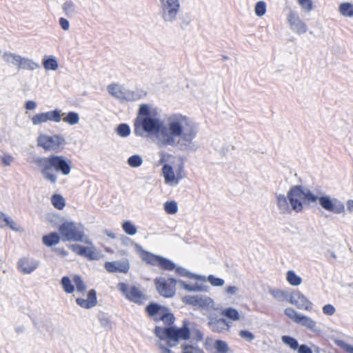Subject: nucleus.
<instances>
[{
    "instance_id": "nucleus-1",
    "label": "nucleus",
    "mask_w": 353,
    "mask_h": 353,
    "mask_svg": "<svg viewBox=\"0 0 353 353\" xmlns=\"http://www.w3.org/2000/svg\"><path fill=\"white\" fill-rule=\"evenodd\" d=\"M168 127L157 117L156 109H150L148 104L139 105L134 121V133L137 137L159 135L165 145H170L182 152L196 151L197 146L193 142L199 128L196 123L180 114L171 115Z\"/></svg>"
},
{
    "instance_id": "nucleus-2",
    "label": "nucleus",
    "mask_w": 353,
    "mask_h": 353,
    "mask_svg": "<svg viewBox=\"0 0 353 353\" xmlns=\"http://www.w3.org/2000/svg\"><path fill=\"white\" fill-rule=\"evenodd\" d=\"M276 199L277 208L282 214H290L292 211L302 212L305 206H310L317 201L322 208L328 212L341 214L345 211L344 204L340 200L328 195L319 196L302 185H292L286 196L276 194Z\"/></svg>"
},
{
    "instance_id": "nucleus-3",
    "label": "nucleus",
    "mask_w": 353,
    "mask_h": 353,
    "mask_svg": "<svg viewBox=\"0 0 353 353\" xmlns=\"http://www.w3.org/2000/svg\"><path fill=\"white\" fill-rule=\"evenodd\" d=\"M43 178L52 185L57 182L58 174L68 176L72 170V161L62 155L51 154L46 157H37L34 160Z\"/></svg>"
},
{
    "instance_id": "nucleus-4",
    "label": "nucleus",
    "mask_w": 353,
    "mask_h": 353,
    "mask_svg": "<svg viewBox=\"0 0 353 353\" xmlns=\"http://www.w3.org/2000/svg\"><path fill=\"white\" fill-rule=\"evenodd\" d=\"M145 312L154 322L162 321L166 325H172L175 321L174 315L170 309L157 302H150L145 306Z\"/></svg>"
},
{
    "instance_id": "nucleus-5",
    "label": "nucleus",
    "mask_w": 353,
    "mask_h": 353,
    "mask_svg": "<svg viewBox=\"0 0 353 353\" xmlns=\"http://www.w3.org/2000/svg\"><path fill=\"white\" fill-rule=\"evenodd\" d=\"M59 232L64 241H83L84 226L73 221H65L59 226Z\"/></svg>"
},
{
    "instance_id": "nucleus-6",
    "label": "nucleus",
    "mask_w": 353,
    "mask_h": 353,
    "mask_svg": "<svg viewBox=\"0 0 353 353\" xmlns=\"http://www.w3.org/2000/svg\"><path fill=\"white\" fill-rule=\"evenodd\" d=\"M65 143V139L61 134H41L37 139L38 145L46 151L59 152L63 149Z\"/></svg>"
},
{
    "instance_id": "nucleus-7",
    "label": "nucleus",
    "mask_w": 353,
    "mask_h": 353,
    "mask_svg": "<svg viewBox=\"0 0 353 353\" xmlns=\"http://www.w3.org/2000/svg\"><path fill=\"white\" fill-rule=\"evenodd\" d=\"M178 281L173 277L165 279L162 276L154 279L156 289L159 294L164 298L173 297L176 294V285Z\"/></svg>"
},
{
    "instance_id": "nucleus-8",
    "label": "nucleus",
    "mask_w": 353,
    "mask_h": 353,
    "mask_svg": "<svg viewBox=\"0 0 353 353\" xmlns=\"http://www.w3.org/2000/svg\"><path fill=\"white\" fill-rule=\"evenodd\" d=\"M162 10V18L165 22H172L180 8L179 0H160Z\"/></svg>"
},
{
    "instance_id": "nucleus-9",
    "label": "nucleus",
    "mask_w": 353,
    "mask_h": 353,
    "mask_svg": "<svg viewBox=\"0 0 353 353\" xmlns=\"http://www.w3.org/2000/svg\"><path fill=\"white\" fill-rule=\"evenodd\" d=\"M117 288L128 301L138 305L143 304L142 299L145 297V295L135 285L130 286L129 289L127 283H119Z\"/></svg>"
},
{
    "instance_id": "nucleus-10",
    "label": "nucleus",
    "mask_w": 353,
    "mask_h": 353,
    "mask_svg": "<svg viewBox=\"0 0 353 353\" xmlns=\"http://www.w3.org/2000/svg\"><path fill=\"white\" fill-rule=\"evenodd\" d=\"M62 120L61 111L59 109H54L51 111L36 114L31 121L34 125H39L47 121L59 123Z\"/></svg>"
},
{
    "instance_id": "nucleus-11",
    "label": "nucleus",
    "mask_w": 353,
    "mask_h": 353,
    "mask_svg": "<svg viewBox=\"0 0 353 353\" xmlns=\"http://www.w3.org/2000/svg\"><path fill=\"white\" fill-rule=\"evenodd\" d=\"M208 326L215 333H223L230 330L232 323L224 318H218L216 314H210L208 316Z\"/></svg>"
},
{
    "instance_id": "nucleus-12",
    "label": "nucleus",
    "mask_w": 353,
    "mask_h": 353,
    "mask_svg": "<svg viewBox=\"0 0 353 353\" xmlns=\"http://www.w3.org/2000/svg\"><path fill=\"white\" fill-rule=\"evenodd\" d=\"M182 301L186 305L197 306L201 309H208L213 304V300L208 296L199 295H187L182 298Z\"/></svg>"
},
{
    "instance_id": "nucleus-13",
    "label": "nucleus",
    "mask_w": 353,
    "mask_h": 353,
    "mask_svg": "<svg viewBox=\"0 0 353 353\" xmlns=\"http://www.w3.org/2000/svg\"><path fill=\"white\" fill-rule=\"evenodd\" d=\"M292 295L289 299V303L296 305L300 310H312V303L300 291H292Z\"/></svg>"
},
{
    "instance_id": "nucleus-14",
    "label": "nucleus",
    "mask_w": 353,
    "mask_h": 353,
    "mask_svg": "<svg viewBox=\"0 0 353 353\" xmlns=\"http://www.w3.org/2000/svg\"><path fill=\"white\" fill-rule=\"evenodd\" d=\"M189 325L190 321L187 319L183 321L181 327L172 325V339L177 340L178 341L180 340H189L191 335V330Z\"/></svg>"
},
{
    "instance_id": "nucleus-15",
    "label": "nucleus",
    "mask_w": 353,
    "mask_h": 353,
    "mask_svg": "<svg viewBox=\"0 0 353 353\" xmlns=\"http://www.w3.org/2000/svg\"><path fill=\"white\" fill-rule=\"evenodd\" d=\"M105 268L110 273L121 272L126 274L130 269V263L128 259L116 261H107L105 263Z\"/></svg>"
},
{
    "instance_id": "nucleus-16",
    "label": "nucleus",
    "mask_w": 353,
    "mask_h": 353,
    "mask_svg": "<svg viewBox=\"0 0 353 353\" xmlns=\"http://www.w3.org/2000/svg\"><path fill=\"white\" fill-rule=\"evenodd\" d=\"M288 22L292 31L299 34H304L307 32L306 24L293 12H290L288 15Z\"/></svg>"
},
{
    "instance_id": "nucleus-17",
    "label": "nucleus",
    "mask_w": 353,
    "mask_h": 353,
    "mask_svg": "<svg viewBox=\"0 0 353 353\" xmlns=\"http://www.w3.org/2000/svg\"><path fill=\"white\" fill-rule=\"evenodd\" d=\"M70 248L77 254L84 256L89 260H97L99 259L98 254L91 248H88L79 244H72Z\"/></svg>"
},
{
    "instance_id": "nucleus-18",
    "label": "nucleus",
    "mask_w": 353,
    "mask_h": 353,
    "mask_svg": "<svg viewBox=\"0 0 353 353\" xmlns=\"http://www.w3.org/2000/svg\"><path fill=\"white\" fill-rule=\"evenodd\" d=\"M75 301L79 306L85 309H90L97 304V292L94 289H91L87 293L86 299L79 297L76 299Z\"/></svg>"
},
{
    "instance_id": "nucleus-19",
    "label": "nucleus",
    "mask_w": 353,
    "mask_h": 353,
    "mask_svg": "<svg viewBox=\"0 0 353 353\" xmlns=\"http://www.w3.org/2000/svg\"><path fill=\"white\" fill-rule=\"evenodd\" d=\"M39 262L37 260L29 258H22L18 263V268L23 274H30L39 266Z\"/></svg>"
},
{
    "instance_id": "nucleus-20",
    "label": "nucleus",
    "mask_w": 353,
    "mask_h": 353,
    "mask_svg": "<svg viewBox=\"0 0 353 353\" xmlns=\"http://www.w3.org/2000/svg\"><path fill=\"white\" fill-rule=\"evenodd\" d=\"M135 248L136 250L140 254L142 260L145 261L146 263L154 266L159 265V260L161 256L157 255L148 251L144 250L142 248V247L139 244L135 245Z\"/></svg>"
},
{
    "instance_id": "nucleus-21",
    "label": "nucleus",
    "mask_w": 353,
    "mask_h": 353,
    "mask_svg": "<svg viewBox=\"0 0 353 353\" xmlns=\"http://www.w3.org/2000/svg\"><path fill=\"white\" fill-rule=\"evenodd\" d=\"M107 90L110 94H111L114 98L121 101H125V94L127 89L123 86L118 84L112 83L108 85Z\"/></svg>"
},
{
    "instance_id": "nucleus-22",
    "label": "nucleus",
    "mask_w": 353,
    "mask_h": 353,
    "mask_svg": "<svg viewBox=\"0 0 353 353\" xmlns=\"http://www.w3.org/2000/svg\"><path fill=\"white\" fill-rule=\"evenodd\" d=\"M296 323L307 327L314 333L319 334L321 332V329L316 327V321L305 315L301 314Z\"/></svg>"
},
{
    "instance_id": "nucleus-23",
    "label": "nucleus",
    "mask_w": 353,
    "mask_h": 353,
    "mask_svg": "<svg viewBox=\"0 0 353 353\" xmlns=\"http://www.w3.org/2000/svg\"><path fill=\"white\" fill-rule=\"evenodd\" d=\"M178 283L180 285L181 288L188 292H208L209 290V287L207 285H204L203 284H200L198 283H195L193 285L188 284L185 281L179 279L178 281Z\"/></svg>"
},
{
    "instance_id": "nucleus-24",
    "label": "nucleus",
    "mask_w": 353,
    "mask_h": 353,
    "mask_svg": "<svg viewBox=\"0 0 353 353\" xmlns=\"http://www.w3.org/2000/svg\"><path fill=\"white\" fill-rule=\"evenodd\" d=\"M154 334L160 340L172 339V325L165 327L156 326L154 329Z\"/></svg>"
},
{
    "instance_id": "nucleus-25",
    "label": "nucleus",
    "mask_w": 353,
    "mask_h": 353,
    "mask_svg": "<svg viewBox=\"0 0 353 353\" xmlns=\"http://www.w3.org/2000/svg\"><path fill=\"white\" fill-rule=\"evenodd\" d=\"M162 175L167 184L176 183V176L173 167L169 163H164L161 168Z\"/></svg>"
},
{
    "instance_id": "nucleus-26",
    "label": "nucleus",
    "mask_w": 353,
    "mask_h": 353,
    "mask_svg": "<svg viewBox=\"0 0 353 353\" xmlns=\"http://www.w3.org/2000/svg\"><path fill=\"white\" fill-rule=\"evenodd\" d=\"M269 293L279 301H288L292 294V291L283 290L279 289H270Z\"/></svg>"
},
{
    "instance_id": "nucleus-27",
    "label": "nucleus",
    "mask_w": 353,
    "mask_h": 353,
    "mask_svg": "<svg viewBox=\"0 0 353 353\" xmlns=\"http://www.w3.org/2000/svg\"><path fill=\"white\" fill-rule=\"evenodd\" d=\"M60 235L56 232H52L42 237L43 243L48 247H52L59 243Z\"/></svg>"
},
{
    "instance_id": "nucleus-28",
    "label": "nucleus",
    "mask_w": 353,
    "mask_h": 353,
    "mask_svg": "<svg viewBox=\"0 0 353 353\" xmlns=\"http://www.w3.org/2000/svg\"><path fill=\"white\" fill-rule=\"evenodd\" d=\"M39 67V63L34 62L32 59L21 57L18 70H34Z\"/></svg>"
},
{
    "instance_id": "nucleus-29",
    "label": "nucleus",
    "mask_w": 353,
    "mask_h": 353,
    "mask_svg": "<svg viewBox=\"0 0 353 353\" xmlns=\"http://www.w3.org/2000/svg\"><path fill=\"white\" fill-rule=\"evenodd\" d=\"M220 314L224 317L233 321H239L241 318L239 312L232 307H228L221 310Z\"/></svg>"
},
{
    "instance_id": "nucleus-30",
    "label": "nucleus",
    "mask_w": 353,
    "mask_h": 353,
    "mask_svg": "<svg viewBox=\"0 0 353 353\" xmlns=\"http://www.w3.org/2000/svg\"><path fill=\"white\" fill-rule=\"evenodd\" d=\"M42 65L47 70H56L59 67L58 61L54 56H44Z\"/></svg>"
},
{
    "instance_id": "nucleus-31",
    "label": "nucleus",
    "mask_w": 353,
    "mask_h": 353,
    "mask_svg": "<svg viewBox=\"0 0 353 353\" xmlns=\"http://www.w3.org/2000/svg\"><path fill=\"white\" fill-rule=\"evenodd\" d=\"M2 59L6 63H12L18 68L19 61L21 60V56L10 52H5L3 53Z\"/></svg>"
},
{
    "instance_id": "nucleus-32",
    "label": "nucleus",
    "mask_w": 353,
    "mask_h": 353,
    "mask_svg": "<svg viewBox=\"0 0 353 353\" xmlns=\"http://www.w3.org/2000/svg\"><path fill=\"white\" fill-rule=\"evenodd\" d=\"M147 95V92L142 90H137L136 91H132L127 90L125 94V101H134L145 97Z\"/></svg>"
},
{
    "instance_id": "nucleus-33",
    "label": "nucleus",
    "mask_w": 353,
    "mask_h": 353,
    "mask_svg": "<svg viewBox=\"0 0 353 353\" xmlns=\"http://www.w3.org/2000/svg\"><path fill=\"white\" fill-rule=\"evenodd\" d=\"M7 226L14 231H18L19 229L15 227V223L10 217L8 216L5 213L0 211V228Z\"/></svg>"
},
{
    "instance_id": "nucleus-34",
    "label": "nucleus",
    "mask_w": 353,
    "mask_h": 353,
    "mask_svg": "<svg viewBox=\"0 0 353 353\" xmlns=\"http://www.w3.org/2000/svg\"><path fill=\"white\" fill-rule=\"evenodd\" d=\"M158 266L163 270L172 271L176 268V263L172 260L161 256Z\"/></svg>"
},
{
    "instance_id": "nucleus-35",
    "label": "nucleus",
    "mask_w": 353,
    "mask_h": 353,
    "mask_svg": "<svg viewBox=\"0 0 353 353\" xmlns=\"http://www.w3.org/2000/svg\"><path fill=\"white\" fill-rule=\"evenodd\" d=\"M63 290L68 294H72L75 290V287L68 276H64L61 278L60 282Z\"/></svg>"
},
{
    "instance_id": "nucleus-36",
    "label": "nucleus",
    "mask_w": 353,
    "mask_h": 353,
    "mask_svg": "<svg viewBox=\"0 0 353 353\" xmlns=\"http://www.w3.org/2000/svg\"><path fill=\"white\" fill-rule=\"evenodd\" d=\"M286 280L292 286H298L302 283V278L297 275L293 270L287 272Z\"/></svg>"
},
{
    "instance_id": "nucleus-37",
    "label": "nucleus",
    "mask_w": 353,
    "mask_h": 353,
    "mask_svg": "<svg viewBox=\"0 0 353 353\" xmlns=\"http://www.w3.org/2000/svg\"><path fill=\"white\" fill-rule=\"evenodd\" d=\"M339 10L340 13L347 17H353V4L349 2L341 3L339 5Z\"/></svg>"
},
{
    "instance_id": "nucleus-38",
    "label": "nucleus",
    "mask_w": 353,
    "mask_h": 353,
    "mask_svg": "<svg viewBox=\"0 0 353 353\" xmlns=\"http://www.w3.org/2000/svg\"><path fill=\"white\" fill-rule=\"evenodd\" d=\"M52 205L57 210H63L65 206V201L63 196L59 194H54L51 197Z\"/></svg>"
},
{
    "instance_id": "nucleus-39",
    "label": "nucleus",
    "mask_w": 353,
    "mask_h": 353,
    "mask_svg": "<svg viewBox=\"0 0 353 353\" xmlns=\"http://www.w3.org/2000/svg\"><path fill=\"white\" fill-rule=\"evenodd\" d=\"M115 132L119 137L125 138L130 134L131 129L128 123H122L117 126L115 128Z\"/></svg>"
},
{
    "instance_id": "nucleus-40",
    "label": "nucleus",
    "mask_w": 353,
    "mask_h": 353,
    "mask_svg": "<svg viewBox=\"0 0 353 353\" xmlns=\"http://www.w3.org/2000/svg\"><path fill=\"white\" fill-rule=\"evenodd\" d=\"M79 114L74 111L68 112L63 118V121L70 125L77 124L79 122Z\"/></svg>"
},
{
    "instance_id": "nucleus-41",
    "label": "nucleus",
    "mask_w": 353,
    "mask_h": 353,
    "mask_svg": "<svg viewBox=\"0 0 353 353\" xmlns=\"http://www.w3.org/2000/svg\"><path fill=\"white\" fill-rule=\"evenodd\" d=\"M281 341L285 345H288L290 349L293 350H297V349L299 347L298 341L291 336L283 335L281 336Z\"/></svg>"
},
{
    "instance_id": "nucleus-42",
    "label": "nucleus",
    "mask_w": 353,
    "mask_h": 353,
    "mask_svg": "<svg viewBox=\"0 0 353 353\" xmlns=\"http://www.w3.org/2000/svg\"><path fill=\"white\" fill-rule=\"evenodd\" d=\"M72 281L77 291L79 293H83L86 290V285L83 282L81 276L78 274L74 275Z\"/></svg>"
},
{
    "instance_id": "nucleus-43",
    "label": "nucleus",
    "mask_w": 353,
    "mask_h": 353,
    "mask_svg": "<svg viewBox=\"0 0 353 353\" xmlns=\"http://www.w3.org/2000/svg\"><path fill=\"white\" fill-rule=\"evenodd\" d=\"M98 319L100 322L101 325L105 330H111L112 322L108 315L104 312H100L97 315Z\"/></svg>"
},
{
    "instance_id": "nucleus-44",
    "label": "nucleus",
    "mask_w": 353,
    "mask_h": 353,
    "mask_svg": "<svg viewBox=\"0 0 353 353\" xmlns=\"http://www.w3.org/2000/svg\"><path fill=\"white\" fill-rule=\"evenodd\" d=\"M122 228L125 233L133 236L137 232V228L130 221H125L122 223Z\"/></svg>"
},
{
    "instance_id": "nucleus-45",
    "label": "nucleus",
    "mask_w": 353,
    "mask_h": 353,
    "mask_svg": "<svg viewBox=\"0 0 353 353\" xmlns=\"http://www.w3.org/2000/svg\"><path fill=\"white\" fill-rule=\"evenodd\" d=\"M65 15L71 17L76 14L75 5L72 1H67L62 5Z\"/></svg>"
},
{
    "instance_id": "nucleus-46",
    "label": "nucleus",
    "mask_w": 353,
    "mask_h": 353,
    "mask_svg": "<svg viewBox=\"0 0 353 353\" xmlns=\"http://www.w3.org/2000/svg\"><path fill=\"white\" fill-rule=\"evenodd\" d=\"M214 347L218 353H227L230 350L228 344L221 339L214 341Z\"/></svg>"
},
{
    "instance_id": "nucleus-47",
    "label": "nucleus",
    "mask_w": 353,
    "mask_h": 353,
    "mask_svg": "<svg viewBox=\"0 0 353 353\" xmlns=\"http://www.w3.org/2000/svg\"><path fill=\"white\" fill-rule=\"evenodd\" d=\"M127 163L132 168H138L142 165L143 159L139 154H133L128 159Z\"/></svg>"
},
{
    "instance_id": "nucleus-48",
    "label": "nucleus",
    "mask_w": 353,
    "mask_h": 353,
    "mask_svg": "<svg viewBox=\"0 0 353 353\" xmlns=\"http://www.w3.org/2000/svg\"><path fill=\"white\" fill-rule=\"evenodd\" d=\"M181 353H204L203 350L192 344L183 343L181 345Z\"/></svg>"
},
{
    "instance_id": "nucleus-49",
    "label": "nucleus",
    "mask_w": 353,
    "mask_h": 353,
    "mask_svg": "<svg viewBox=\"0 0 353 353\" xmlns=\"http://www.w3.org/2000/svg\"><path fill=\"white\" fill-rule=\"evenodd\" d=\"M164 210L169 214H176L178 211L176 202L174 201H166L164 203Z\"/></svg>"
},
{
    "instance_id": "nucleus-50",
    "label": "nucleus",
    "mask_w": 353,
    "mask_h": 353,
    "mask_svg": "<svg viewBox=\"0 0 353 353\" xmlns=\"http://www.w3.org/2000/svg\"><path fill=\"white\" fill-rule=\"evenodd\" d=\"M255 14L258 17L263 16L266 12V3L263 1L256 2L254 6Z\"/></svg>"
},
{
    "instance_id": "nucleus-51",
    "label": "nucleus",
    "mask_w": 353,
    "mask_h": 353,
    "mask_svg": "<svg viewBox=\"0 0 353 353\" xmlns=\"http://www.w3.org/2000/svg\"><path fill=\"white\" fill-rule=\"evenodd\" d=\"M208 281L214 287H221L224 285L225 281L219 277H216L213 274H210L207 277Z\"/></svg>"
},
{
    "instance_id": "nucleus-52",
    "label": "nucleus",
    "mask_w": 353,
    "mask_h": 353,
    "mask_svg": "<svg viewBox=\"0 0 353 353\" xmlns=\"http://www.w3.org/2000/svg\"><path fill=\"white\" fill-rule=\"evenodd\" d=\"M284 314L289 317L290 319L293 320L296 323V321L299 320V317L301 316V314H299L294 308L292 307H287L284 310Z\"/></svg>"
},
{
    "instance_id": "nucleus-53",
    "label": "nucleus",
    "mask_w": 353,
    "mask_h": 353,
    "mask_svg": "<svg viewBox=\"0 0 353 353\" xmlns=\"http://www.w3.org/2000/svg\"><path fill=\"white\" fill-rule=\"evenodd\" d=\"M183 169H184V163L183 161H181L178 163L176 168V184H178L179 182L185 177L183 174Z\"/></svg>"
},
{
    "instance_id": "nucleus-54",
    "label": "nucleus",
    "mask_w": 353,
    "mask_h": 353,
    "mask_svg": "<svg viewBox=\"0 0 353 353\" xmlns=\"http://www.w3.org/2000/svg\"><path fill=\"white\" fill-rule=\"evenodd\" d=\"M175 273L179 276L187 277L188 279H191L192 276V272H190L187 269L181 266H177L174 268Z\"/></svg>"
},
{
    "instance_id": "nucleus-55",
    "label": "nucleus",
    "mask_w": 353,
    "mask_h": 353,
    "mask_svg": "<svg viewBox=\"0 0 353 353\" xmlns=\"http://www.w3.org/2000/svg\"><path fill=\"white\" fill-rule=\"evenodd\" d=\"M334 343L339 347L343 348L347 352L353 353V345L347 343L344 341L336 339L334 341Z\"/></svg>"
},
{
    "instance_id": "nucleus-56",
    "label": "nucleus",
    "mask_w": 353,
    "mask_h": 353,
    "mask_svg": "<svg viewBox=\"0 0 353 353\" xmlns=\"http://www.w3.org/2000/svg\"><path fill=\"white\" fill-rule=\"evenodd\" d=\"M239 334L241 338L244 339L248 342H251L255 339L254 334L248 330H240Z\"/></svg>"
},
{
    "instance_id": "nucleus-57",
    "label": "nucleus",
    "mask_w": 353,
    "mask_h": 353,
    "mask_svg": "<svg viewBox=\"0 0 353 353\" xmlns=\"http://www.w3.org/2000/svg\"><path fill=\"white\" fill-rule=\"evenodd\" d=\"M41 325L50 334H52L54 330V325L50 319H46L42 321Z\"/></svg>"
},
{
    "instance_id": "nucleus-58",
    "label": "nucleus",
    "mask_w": 353,
    "mask_h": 353,
    "mask_svg": "<svg viewBox=\"0 0 353 353\" xmlns=\"http://www.w3.org/2000/svg\"><path fill=\"white\" fill-rule=\"evenodd\" d=\"M299 5L301 6V8L307 11L310 12L313 8V3L312 0H297Z\"/></svg>"
},
{
    "instance_id": "nucleus-59",
    "label": "nucleus",
    "mask_w": 353,
    "mask_h": 353,
    "mask_svg": "<svg viewBox=\"0 0 353 353\" xmlns=\"http://www.w3.org/2000/svg\"><path fill=\"white\" fill-rule=\"evenodd\" d=\"M323 312L325 315L331 316L334 314L336 309L332 304H326L322 308Z\"/></svg>"
},
{
    "instance_id": "nucleus-60",
    "label": "nucleus",
    "mask_w": 353,
    "mask_h": 353,
    "mask_svg": "<svg viewBox=\"0 0 353 353\" xmlns=\"http://www.w3.org/2000/svg\"><path fill=\"white\" fill-rule=\"evenodd\" d=\"M13 160L14 157L10 154H4L1 157L2 164L4 166H9Z\"/></svg>"
},
{
    "instance_id": "nucleus-61",
    "label": "nucleus",
    "mask_w": 353,
    "mask_h": 353,
    "mask_svg": "<svg viewBox=\"0 0 353 353\" xmlns=\"http://www.w3.org/2000/svg\"><path fill=\"white\" fill-rule=\"evenodd\" d=\"M298 353H313L311 347L305 344L299 345V347L296 350Z\"/></svg>"
},
{
    "instance_id": "nucleus-62",
    "label": "nucleus",
    "mask_w": 353,
    "mask_h": 353,
    "mask_svg": "<svg viewBox=\"0 0 353 353\" xmlns=\"http://www.w3.org/2000/svg\"><path fill=\"white\" fill-rule=\"evenodd\" d=\"M59 25L64 30H68L70 28L69 21L63 17H61L59 20Z\"/></svg>"
},
{
    "instance_id": "nucleus-63",
    "label": "nucleus",
    "mask_w": 353,
    "mask_h": 353,
    "mask_svg": "<svg viewBox=\"0 0 353 353\" xmlns=\"http://www.w3.org/2000/svg\"><path fill=\"white\" fill-rule=\"evenodd\" d=\"M37 107V103L32 100L27 101L25 103V108L28 110H32Z\"/></svg>"
},
{
    "instance_id": "nucleus-64",
    "label": "nucleus",
    "mask_w": 353,
    "mask_h": 353,
    "mask_svg": "<svg viewBox=\"0 0 353 353\" xmlns=\"http://www.w3.org/2000/svg\"><path fill=\"white\" fill-rule=\"evenodd\" d=\"M158 346H159V349L161 350L162 353H174L172 350H171L168 347H165L164 345H163L161 343H159L158 344Z\"/></svg>"
}]
</instances>
